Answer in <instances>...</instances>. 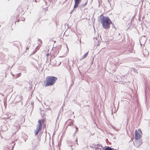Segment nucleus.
I'll return each instance as SVG.
<instances>
[{"mask_svg":"<svg viewBox=\"0 0 150 150\" xmlns=\"http://www.w3.org/2000/svg\"><path fill=\"white\" fill-rule=\"evenodd\" d=\"M49 54L48 53V54H47V56H48V55H49Z\"/></svg>","mask_w":150,"mask_h":150,"instance_id":"nucleus-34","label":"nucleus"},{"mask_svg":"<svg viewBox=\"0 0 150 150\" xmlns=\"http://www.w3.org/2000/svg\"><path fill=\"white\" fill-rule=\"evenodd\" d=\"M75 127L76 129V130H75V132L74 134H76L78 131L79 129H78V127L76 125L75 126Z\"/></svg>","mask_w":150,"mask_h":150,"instance_id":"nucleus-20","label":"nucleus"},{"mask_svg":"<svg viewBox=\"0 0 150 150\" xmlns=\"http://www.w3.org/2000/svg\"><path fill=\"white\" fill-rule=\"evenodd\" d=\"M57 79V78L55 76H48L46 78V81L44 82V84L46 87L52 86Z\"/></svg>","mask_w":150,"mask_h":150,"instance_id":"nucleus-2","label":"nucleus"},{"mask_svg":"<svg viewBox=\"0 0 150 150\" xmlns=\"http://www.w3.org/2000/svg\"><path fill=\"white\" fill-rule=\"evenodd\" d=\"M131 22L132 23V20H131Z\"/></svg>","mask_w":150,"mask_h":150,"instance_id":"nucleus-35","label":"nucleus"},{"mask_svg":"<svg viewBox=\"0 0 150 150\" xmlns=\"http://www.w3.org/2000/svg\"><path fill=\"white\" fill-rule=\"evenodd\" d=\"M142 54L144 57H147L149 55V52L146 49H145L143 50Z\"/></svg>","mask_w":150,"mask_h":150,"instance_id":"nucleus-8","label":"nucleus"},{"mask_svg":"<svg viewBox=\"0 0 150 150\" xmlns=\"http://www.w3.org/2000/svg\"><path fill=\"white\" fill-rule=\"evenodd\" d=\"M108 3L107 4V6H110L111 5V4L110 3V2L109 1V0H108Z\"/></svg>","mask_w":150,"mask_h":150,"instance_id":"nucleus-21","label":"nucleus"},{"mask_svg":"<svg viewBox=\"0 0 150 150\" xmlns=\"http://www.w3.org/2000/svg\"><path fill=\"white\" fill-rule=\"evenodd\" d=\"M74 9L75 8H74V9L73 10H72V11H71V12H70V13L71 14V13H72L73 12V11L74 10Z\"/></svg>","mask_w":150,"mask_h":150,"instance_id":"nucleus-24","label":"nucleus"},{"mask_svg":"<svg viewBox=\"0 0 150 150\" xmlns=\"http://www.w3.org/2000/svg\"><path fill=\"white\" fill-rule=\"evenodd\" d=\"M38 45L35 49V50H36L34 51L32 53L33 54H35V52L37 51L38 49V47L40 46V47L42 45V41L41 39H38Z\"/></svg>","mask_w":150,"mask_h":150,"instance_id":"nucleus-7","label":"nucleus"},{"mask_svg":"<svg viewBox=\"0 0 150 150\" xmlns=\"http://www.w3.org/2000/svg\"><path fill=\"white\" fill-rule=\"evenodd\" d=\"M118 35L119 36H120V33H119L118 34ZM120 36H119V37L118 38H120Z\"/></svg>","mask_w":150,"mask_h":150,"instance_id":"nucleus-27","label":"nucleus"},{"mask_svg":"<svg viewBox=\"0 0 150 150\" xmlns=\"http://www.w3.org/2000/svg\"><path fill=\"white\" fill-rule=\"evenodd\" d=\"M95 147H96V148L100 149V150H101L102 148H103L102 145L99 144H97L96 145Z\"/></svg>","mask_w":150,"mask_h":150,"instance_id":"nucleus-17","label":"nucleus"},{"mask_svg":"<svg viewBox=\"0 0 150 150\" xmlns=\"http://www.w3.org/2000/svg\"><path fill=\"white\" fill-rule=\"evenodd\" d=\"M11 75H12L13 77H15V78H18V77L20 76L21 75V73H18L16 74V75H15V74H13L12 72H11Z\"/></svg>","mask_w":150,"mask_h":150,"instance_id":"nucleus-12","label":"nucleus"},{"mask_svg":"<svg viewBox=\"0 0 150 150\" xmlns=\"http://www.w3.org/2000/svg\"><path fill=\"white\" fill-rule=\"evenodd\" d=\"M103 150H116V149H114L113 148L110 147L109 146L105 148H103Z\"/></svg>","mask_w":150,"mask_h":150,"instance_id":"nucleus-14","label":"nucleus"},{"mask_svg":"<svg viewBox=\"0 0 150 150\" xmlns=\"http://www.w3.org/2000/svg\"><path fill=\"white\" fill-rule=\"evenodd\" d=\"M1 127H2V129L3 131H6L8 129L6 126L5 125H4Z\"/></svg>","mask_w":150,"mask_h":150,"instance_id":"nucleus-15","label":"nucleus"},{"mask_svg":"<svg viewBox=\"0 0 150 150\" xmlns=\"http://www.w3.org/2000/svg\"><path fill=\"white\" fill-rule=\"evenodd\" d=\"M35 147L34 148L33 147L29 149L28 150H35Z\"/></svg>","mask_w":150,"mask_h":150,"instance_id":"nucleus-23","label":"nucleus"},{"mask_svg":"<svg viewBox=\"0 0 150 150\" xmlns=\"http://www.w3.org/2000/svg\"><path fill=\"white\" fill-rule=\"evenodd\" d=\"M35 2H36V0H35Z\"/></svg>","mask_w":150,"mask_h":150,"instance_id":"nucleus-37","label":"nucleus"},{"mask_svg":"<svg viewBox=\"0 0 150 150\" xmlns=\"http://www.w3.org/2000/svg\"><path fill=\"white\" fill-rule=\"evenodd\" d=\"M44 122L45 120H39L38 122V124H37V125L42 127V124L43 123H44Z\"/></svg>","mask_w":150,"mask_h":150,"instance_id":"nucleus-11","label":"nucleus"},{"mask_svg":"<svg viewBox=\"0 0 150 150\" xmlns=\"http://www.w3.org/2000/svg\"><path fill=\"white\" fill-rule=\"evenodd\" d=\"M45 3L47 5V2H45Z\"/></svg>","mask_w":150,"mask_h":150,"instance_id":"nucleus-33","label":"nucleus"},{"mask_svg":"<svg viewBox=\"0 0 150 150\" xmlns=\"http://www.w3.org/2000/svg\"><path fill=\"white\" fill-rule=\"evenodd\" d=\"M42 128V127H41L37 125L36 129L34 130V133L35 136H36L38 134L39 132L41 130Z\"/></svg>","mask_w":150,"mask_h":150,"instance_id":"nucleus-6","label":"nucleus"},{"mask_svg":"<svg viewBox=\"0 0 150 150\" xmlns=\"http://www.w3.org/2000/svg\"><path fill=\"white\" fill-rule=\"evenodd\" d=\"M70 146L71 147V149L72 150H74L73 149V148L72 147V145H71Z\"/></svg>","mask_w":150,"mask_h":150,"instance_id":"nucleus-25","label":"nucleus"},{"mask_svg":"<svg viewBox=\"0 0 150 150\" xmlns=\"http://www.w3.org/2000/svg\"><path fill=\"white\" fill-rule=\"evenodd\" d=\"M33 103H34L33 102V103H31V104L32 105H33Z\"/></svg>","mask_w":150,"mask_h":150,"instance_id":"nucleus-32","label":"nucleus"},{"mask_svg":"<svg viewBox=\"0 0 150 150\" xmlns=\"http://www.w3.org/2000/svg\"><path fill=\"white\" fill-rule=\"evenodd\" d=\"M100 21L103 28L108 29L110 27V25L112 24L109 18L107 16H105L103 15L100 16Z\"/></svg>","mask_w":150,"mask_h":150,"instance_id":"nucleus-1","label":"nucleus"},{"mask_svg":"<svg viewBox=\"0 0 150 150\" xmlns=\"http://www.w3.org/2000/svg\"><path fill=\"white\" fill-rule=\"evenodd\" d=\"M147 38V37H146V36L145 35H143L141 37L140 39H139V41L140 42V45H142V44H145L146 42Z\"/></svg>","mask_w":150,"mask_h":150,"instance_id":"nucleus-4","label":"nucleus"},{"mask_svg":"<svg viewBox=\"0 0 150 150\" xmlns=\"http://www.w3.org/2000/svg\"><path fill=\"white\" fill-rule=\"evenodd\" d=\"M114 129L115 130L117 131L118 130V129H117L116 128H114Z\"/></svg>","mask_w":150,"mask_h":150,"instance_id":"nucleus-26","label":"nucleus"},{"mask_svg":"<svg viewBox=\"0 0 150 150\" xmlns=\"http://www.w3.org/2000/svg\"><path fill=\"white\" fill-rule=\"evenodd\" d=\"M74 121V120H71V119H69V120H68L67 121V122H69V124L67 126H71V125H73V122ZM68 126H67V127Z\"/></svg>","mask_w":150,"mask_h":150,"instance_id":"nucleus-13","label":"nucleus"},{"mask_svg":"<svg viewBox=\"0 0 150 150\" xmlns=\"http://www.w3.org/2000/svg\"><path fill=\"white\" fill-rule=\"evenodd\" d=\"M28 48H29V47H28V46H27V47H26V51H27V50H28Z\"/></svg>","mask_w":150,"mask_h":150,"instance_id":"nucleus-28","label":"nucleus"},{"mask_svg":"<svg viewBox=\"0 0 150 150\" xmlns=\"http://www.w3.org/2000/svg\"><path fill=\"white\" fill-rule=\"evenodd\" d=\"M147 38L148 39V38H149L150 39L149 40V41L150 42V33H149L148 35L147 36Z\"/></svg>","mask_w":150,"mask_h":150,"instance_id":"nucleus-22","label":"nucleus"},{"mask_svg":"<svg viewBox=\"0 0 150 150\" xmlns=\"http://www.w3.org/2000/svg\"><path fill=\"white\" fill-rule=\"evenodd\" d=\"M87 1L84 4H82L80 5L79 6H78L80 8H83L87 4Z\"/></svg>","mask_w":150,"mask_h":150,"instance_id":"nucleus-16","label":"nucleus"},{"mask_svg":"<svg viewBox=\"0 0 150 150\" xmlns=\"http://www.w3.org/2000/svg\"><path fill=\"white\" fill-rule=\"evenodd\" d=\"M135 72H136V70H135L134 69V68H133V70Z\"/></svg>","mask_w":150,"mask_h":150,"instance_id":"nucleus-29","label":"nucleus"},{"mask_svg":"<svg viewBox=\"0 0 150 150\" xmlns=\"http://www.w3.org/2000/svg\"><path fill=\"white\" fill-rule=\"evenodd\" d=\"M141 137V135L139 133L137 132V130H135V139L136 140H137L138 139H139Z\"/></svg>","mask_w":150,"mask_h":150,"instance_id":"nucleus-9","label":"nucleus"},{"mask_svg":"<svg viewBox=\"0 0 150 150\" xmlns=\"http://www.w3.org/2000/svg\"><path fill=\"white\" fill-rule=\"evenodd\" d=\"M14 145H15V144H14L13 146L12 147V150H13V147H14Z\"/></svg>","mask_w":150,"mask_h":150,"instance_id":"nucleus-30","label":"nucleus"},{"mask_svg":"<svg viewBox=\"0 0 150 150\" xmlns=\"http://www.w3.org/2000/svg\"><path fill=\"white\" fill-rule=\"evenodd\" d=\"M5 55L3 53L0 54V64H4L7 62L8 59L5 57Z\"/></svg>","mask_w":150,"mask_h":150,"instance_id":"nucleus-3","label":"nucleus"},{"mask_svg":"<svg viewBox=\"0 0 150 150\" xmlns=\"http://www.w3.org/2000/svg\"><path fill=\"white\" fill-rule=\"evenodd\" d=\"M25 142H26V140H25Z\"/></svg>","mask_w":150,"mask_h":150,"instance_id":"nucleus-36","label":"nucleus"},{"mask_svg":"<svg viewBox=\"0 0 150 150\" xmlns=\"http://www.w3.org/2000/svg\"><path fill=\"white\" fill-rule=\"evenodd\" d=\"M133 143L134 146L138 148L142 144V140H136L135 141L133 142Z\"/></svg>","mask_w":150,"mask_h":150,"instance_id":"nucleus-5","label":"nucleus"},{"mask_svg":"<svg viewBox=\"0 0 150 150\" xmlns=\"http://www.w3.org/2000/svg\"><path fill=\"white\" fill-rule=\"evenodd\" d=\"M88 51L85 53L83 56L81 57V59H83L85 58L87 56L88 54Z\"/></svg>","mask_w":150,"mask_h":150,"instance_id":"nucleus-18","label":"nucleus"},{"mask_svg":"<svg viewBox=\"0 0 150 150\" xmlns=\"http://www.w3.org/2000/svg\"><path fill=\"white\" fill-rule=\"evenodd\" d=\"M21 97H22L21 96H19L18 97H17L16 98V99H18V102H20L21 101L22 99Z\"/></svg>","mask_w":150,"mask_h":150,"instance_id":"nucleus-19","label":"nucleus"},{"mask_svg":"<svg viewBox=\"0 0 150 150\" xmlns=\"http://www.w3.org/2000/svg\"><path fill=\"white\" fill-rule=\"evenodd\" d=\"M6 73H5V77H6Z\"/></svg>","mask_w":150,"mask_h":150,"instance_id":"nucleus-31","label":"nucleus"},{"mask_svg":"<svg viewBox=\"0 0 150 150\" xmlns=\"http://www.w3.org/2000/svg\"><path fill=\"white\" fill-rule=\"evenodd\" d=\"M74 1L75 4L74 6V8H76L78 7L81 1V0H74Z\"/></svg>","mask_w":150,"mask_h":150,"instance_id":"nucleus-10","label":"nucleus"}]
</instances>
